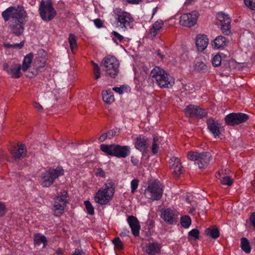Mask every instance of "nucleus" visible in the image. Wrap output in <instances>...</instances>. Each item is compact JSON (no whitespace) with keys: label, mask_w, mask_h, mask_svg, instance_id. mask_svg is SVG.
Segmentation results:
<instances>
[{"label":"nucleus","mask_w":255,"mask_h":255,"mask_svg":"<svg viewBox=\"0 0 255 255\" xmlns=\"http://www.w3.org/2000/svg\"><path fill=\"white\" fill-rule=\"evenodd\" d=\"M2 17L8 23V27L10 32L17 36L21 35L24 30L27 14L24 10H19L15 6H11L2 12Z\"/></svg>","instance_id":"1"},{"label":"nucleus","mask_w":255,"mask_h":255,"mask_svg":"<svg viewBox=\"0 0 255 255\" xmlns=\"http://www.w3.org/2000/svg\"><path fill=\"white\" fill-rule=\"evenodd\" d=\"M150 77L161 88H170L174 84V78L158 66H155L151 70Z\"/></svg>","instance_id":"2"},{"label":"nucleus","mask_w":255,"mask_h":255,"mask_svg":"<svg viewBox=\"0 0 255 255\" xmlns=\"http://www.w3.org/2000/svg\"><path fill=\"white\" fill-rule=\"evenodd\" d=\"M115 192L114 183L108 180L104 185V187L100 188L96 192L94 200L96 203L100 205H106L112 200Z\"/></svg>","instance_id":"3"},{"label":"nucleus","mask_w":255,"mask_h":255,"mask_svg":"<svg viewBox=\"0 0 255 255\" xmlns=\"http://www.w3.org/2000/svg\"><path fill=\"white\" fill-rule=\"evenodd\" d=\"M100 149L108 155L118 158H126L130 154V147L128 145L102 144L100 145Z\"/></svg>","instance_id":"4"},{"label":"nucleus","mask_w":255,"mask_h":255,"mask_svg":"<svg viewBox=\"0 0 255 255\" xmlns=\"http://www.w3.org/2000/svg\"><path fill=\"white\" fill-rule=\"evenodd\" d=\"M113 15L118 27L125 30L132 28L134 18L129 12L121 9H116L114 11Z\"/></svg>","instance_id":"5"},{"label":"nucleus","mask_w":255,"mask_h":255,"mask_svg":"<svg viewBox=\"0 0 255 255\" xmlns=\"http://www.w3.org/2000/svg\"><path fill=\"white\" fill-rule=\"evenodd\" d=\"M163 193V186L158 180L149 182L144 192V195L152 201L160 200Z\"/></svg>","instance_id":"6"},{"label":"nucleus","mask_w":255,"mask_h":255,"mask_svg":"<svg viewBox=\"0 0 255 255\" xmlns=\"http://www.w3.org/2000/svg\"><path fill=\"white\" fill-rule=\"evenodd\" d=\"M64 173V171L61 166H58L55 169L48 168L41 174V185L44 187H50L54 180L59 176L63 175Z\"/></svg>","instance_id":"7"},{"label":"nucleus","mask_w":255,"mask_h":255,"mask_svg":"<svg viewBox=\"0 0 255 255\" xmlns=\"http://www.w3.org/2000/svg\"><path fill=\"white\" fill-rule=\"evenodd\" d=\"M38 12L41 18L46 22L51 21L57 14L51 0H41L39 5Z\"/></svg>","instance_id":"8"},{"label":"nucleus","mask_w":255,"mask_h":255,"mask_svg":"<svg viewBox=\"0 0 255 255\" xmlns=\"http://www.w3.org/2000/svg\"><path fill=\"white\" fill-rule=\"evenodd\" d=\"M102 64L106 74L111 78H115L119 73L120 65L116 57L111 55L105 57L102 60Z\"/></svg>","instance_id":"9"},{"label":"nucleus","mask_w":255,"mask_h":255,"mask_svg":"<svg viewBox=\"0 0 255 255\" xmlns=\"http://www.w3.org/2000/svg\"><path fill=\"white\" fill-rule=\"evenodd\" d=\"M249 119L248 115L243 113H232L225 118V124L229 126H234L246 122Z\"/></svg>","instance_id":"10"},{"label":"nucleus","mask_w":255,"mask_h":255,"mask_svg":"<svg viewBox=\"0 0 255 255\" xmlns=\"http://www.w3.org/2000/svg\"><path fill=\"white\" fill-rule=\"evenodd\" d=\"M184 112L186 117L200 119L206 117L208 114L206 110L201 108L197 105L191 104L185 107Z\"/></svg>","instance_id":"11"},{"label":"nucleus","mask_w":255,"mask_h":255,"mask_svg":"<svg viewBox=\"0 0 255 255\" xmlns=\"http://www.w3.org/2000/svg\"><path fill=\"white\" fill-rule=\"evenodd\" d=\"M67 192L64 190L61 196H58L54 202L53 206L54 215L55 216H61L64 212L67 205Z\"/></svg>","instance_id":"12"},{"label":"nucleus","mask_w":255,"mask_h":255,"mask_svg":"<svg viewBox=\"0 0 255 255\" xmlns=\"http://www.w3.org/2000/svg\"><path fill=\"white\" fill-rule=\"evenodd\" d=\"M199 13L194 10L190 13H184L179 18V24L184 27H191L197 22Z\"/></svg>","instance_id":"13"},{"label":"nucleus","mask_w":255,"mask_h":255,"mask_svg":"<svg viewBox=\"0 0 255 255\" xmlns=\"http://www.w3.org/2000/svg\"><path fill=\"white\" fill-rule=\"evenodd\" d=\"M161 217L169 225L176 224L178 219V214L174 209L166 208L161 210Z\"/></svg>","instance_id":"14"},{"label":"nucleus","mask_w":255,"mask_h":255,"mask_svg":"<svg viewBox=\"0 0 255 255\" xmlns=\"http://www.w3.org/2000/svg\"><path fill=\"white\" fill-rule=\"evenodd\" d=\"M3 69L13 78L18 79L22 75L20 72L21 67L19 64L13 63L9 65L6 63H4L3 65Z\"/></svg>","instance_id":"15"},{"label":"nucleus","mask_w":255,"mask_h":255,"mask_svg":"<svg viewBox=\"0 0 255 255\" xmlns=\"http://www.w3.org/2000/svg\"><path fill=\"white\" fill-rule=\"evenodd\" d=\"M218 19L221 22V30L223 34L229 35L231 33V20L228 14L221 12L218 14Z\"/></svg>","instance_id":"16"},{"label":"nucleus","mask_w":255,"mask_h":255,"mask_svg":"<svg viewBox=\"0 0 255 255\" xmlns=\"http://www.w3.org/2000/svg\"><path fill=\"white\" fill-rule=\"evenodd\" d=\"M170 169L175 178H178L183 173V167L179 158L172 157L169 161Z\"/></svg>","instance_id":"17"},{"label":"nucleus","mask_w":255,"mask_h":255,"mask_svg":"<svg viewBox=\"0 0 255 255\" xmlns=\"http://www.w3.org/2000/svg\"><path fill=\"white\" fill-rule=\"evenodd\" d=\"M148 138L143 135H140L136 138L134 143L135 148L141 152H145L149 146Z\"/></svg>","instance_id":"18"},{"label":"nucleus","mask_w":255,"mask_h":255,"mask_svg":"<svg viewBox=\"0 0 255 255\" xmlns=\"http://www.w3.org/2000/svg\"><path fill=\"white\" fill-rule=\"evenodd\" d=\"M207 128L215 137L221 134L220 123L213 118H210L206 121Z\"/></svg>","instance_id":"19"},{"label":"nucleus","mask_w":255,"mask_h":255,"mask_svg":"<svg viewBox=\"0 0 255 255\" xmlns=\"http://www.w3.org/2000/svg\"><path fill=\"white\" fill-rule=\"evenodd\" d=\"M127 222L131 228L132 234L133 236L135 237L138 236L140 226L137 218L132 215L129 216L127 219Z\"/></svg>","instance_id":"20"},{"label":"nucleus","mask_w":255,"mask_h":255,"mask_svg":"<svg viewBox=\"0 0 255 255\" xmlns=\"http://www.w3.org/2000/svg\"><path fill=\"white\" fill-rule=\"evenodd\" d=\"M161 246L158 242L149 243L144 247L143 251L148 255H157L161 252Z\"/></svg>","instance_id":"21"},{"label":"nucleus","mask_w":255,"mask_h":255,"mask_svg":"<svg viewBox=\"0 0 255 255\" xmlns=\"http://www.w3.org/2000/svg\"><path fill=\"white\" fill-rule=\"evenodd\" d=\"M211 158V155L208 152H203L199 153L196 164L199 168H205L209 164Z\"/></svg>","instance_id":"22"},{"label":"nucleus","mask_w":255,"mask_h":255,"mask_svg":"<svg viewBox=\"0 0 255 255\" xmlns=\"http://www.w3.org/2000/svg\"><path fill=\"white\" fill-rule=\"evenodd\" d=\"M163 24V21L161 19H158L153 23L148 34L149 37L152 39L155 38L162 28Z\"/></svg>","instance_id":"23"},{"label":"nucleus","mask_w":255,"mask_h":255,"mask_svg":"<svg viewBox=\"0 0 255 255\" xmlns=\"http://www.w3.org/2000/svg\"><path fill=\"white\" fill-rule=\"evenodd\" d=\"M209 42L208 38L205 34H198L196 36V45L198 51H203L204 50Z\"/></svg>","instance_id":"24"},{"label":"nucleus","mask_w":255,"mask_h":255,"mask_svg":"<svg viewBox=\"0 0 255 255\" xmlns=\"http://www.w3.org/2000/svg\"><path fill=\"white\" fill-rule=\"evenodd\" d=\"M18 146L17 148H15V149L10 150L12 157L15 159L23 158L26 155L27 152L25 144H20V145H18Z\"/></svg>","instance_id":"25"},{"label":"nucleus","mask_w":255,"mask_h":255,"mask_svg":"<svg viewBox=\"0 0 255 255\" xmlns=\"http://www.w3.org/2000/svg\"><path fill=\"white\" fill-rule=\"evenodd\" d=\"M227 43L226 38L223 36H217L212 42V45L215 49H220L226 45Z\"/></svg>","instance_id":"26"},{"label":"nucleus","mask_w":255,"mask_h":255,"mask_svg":"<svg viewBox=\"0 0 255 255\" xmlns=\"http://www.w3.org/2000/svg\"><path fill=\"white\" fill-rule=\"evenodd\" d=\"M161 140V137L160 136L155 134L153 135L151 147V151L153 154H156L158 153L159 150Z\"/></svg>","instance_id":"27"},{"label":"nucleus","mask_w":255,"mask_h":255,"mask_svg":"<svg viewBox=\"0 0 255 255\" xmlns=\"http://www.w3.org/2000/svg\"><path fill=\"white\" fill-rule=\"evenodd\" d=\"M33 55L32 53H30L24 56L22 66L21 69L23 72H25L29 68L33 59Z\"/></svg>","instance_id":"28"},{"label":"nucleus","mask_w":255,"mask_h":255,"mask_svg":"<svg viewBox=\"0 0 255 255\" xmlns=\"http://www.w3.org/2000/svg\"><path fill=\"white\" fill-rule=\"evenodd\" d=\"M102 97L103 101L107 104H112L115 101L113 93L110 89L103 91Z\"/></svg>","instance_id":"29"},{"label":"nucleus","mask_w":255,"mask_h":255,"mask_svg":"<svg viewBox=\"0 0 255 255\" xmlns=\"http://www.w3.org/2000/svg\"><path fill=\"white\" fill-rule=\"evenodd\" d=\"M241 248L247 254H249L251 252V247L250 242L245 237H242L241 239Z\"/></svg>","instance_id":"30"},{"label":"nucleus","mask_w":255,"mask_h":255,"mask_svg":"<svg viewBox=\"0 0 255 255\" xmlns=\"http://www.w3.org/2000/svg\"><path fill=\"white\" fill-rule=\"evenodd\" d=\"M206 235L211 237L212 239H216L220 236V232L217 228H209L206 229L205 231Z\"/></svg>","instance_id":"31"},{"label":"nucleus","mask_w":255,"mask_h":255,"mask_svg":"<svg viewBox=\"0 0 255 255\" xmlns=\"http://www.w3.org/2000/svg\"><path fill=\"white\" fill-rule=\"evenodd\" d=\"M111 37L114 43L117 45L124 42V37L116 31H113L111 33Z\"/></svg>","instance_id":"32"},{"label":"nucleus","mask_w":255,"mask_h":255,"mask_svg":"<svg viewBox=\"0 0 255 255\" xmlns=\"http://www.w3.org/2000/svg\"><path fill=\"white\" fill-rule=\"evenodd\" d=\"M68 42L72 52L77 48V40L74 34L70 33L69 35Z\"/></svg>","instance_id":"33"},{"label":"nucleus","mask_w":255,"mask_h":255,"mask_svg":"<svg viewBox=\"0 0 255 255\" xmlns=\"http://www.w3.org/2000/svg\"><path fill=\"white\" fill-rule=\"evenodd\" d=\"M194 69L196 71L199 72H206L207 70V65L201 61H196L195 66Z\"/></svg>","instance_id":"34"},{"label":"nucleus","mask_w":255,"mask_h":255,"mask_svg":"<svg viewBox=\"0 0 255 255\" xmlns=\"http://www.w3.org/2000/svg\"><path fill=\"white\" fill-rule=\"evenodd\" d=\"M34 242L37 245H40L41 244H43V246L45 247V245L47 242L46 238L43 235H36L34 237Z\"/></svg>","instance_id":"35"},{"label":"nucleus","mask_w":255,"mask_h":255,"mask_svg":"<svg viewBox=\"0 0 255 255\" xmlns=\"http://www.w3.org/2000/svg\"><path fill=\"white\" fill-rule=\"evenodd\" d=\"M180 223L182 227L184 228H188L191 224V220L188 216H184L181 218Z\"/></svg>","instance_id":"36"},{"label":"nucleus","mask_w":255,"mask_h":255,"mask_svg":"<svg viewBox=\"0 0 255 255\" xmlns=\"http://www.w3.org/2000/svg\"><path fill=\"white\" fill-rule=\"evenodd\" d=\"M199 237V231L198 229H194L188 233V240L196 241Z\"/></svg>","instance_id":"37"},{"label":"nucleus","mask_w":255,"mask_h":255,"mask_svg":"<svg viewBox=\"0 0 255 255\" xmlns=\"http://www.w3.org/2000/svg\"><path fill=\"white\" fill-rule=\"evenodd\" d=\"M113 243L115 246V248L119 250L122 251L124 249V245L119 237L115 238L113 240Z\"/></svg>","instance_id":"38"},{"label":"nucleus","mask_w":255,"mask_h":255,"mask_svg":"<svg viewBox=\"0 0 255 255\" xmlns=\"http://www.w3.org/2000/svg\"><path fill=\"white\" fill-rule=\"evenodd\" d=\"M84 205L85 206L88 214L90 215H94V208L91 203L89 201L86 200L84 201Z\"/></svg>","instance_id":"39"},{"label":"nucleus","mask_w":255,"mask_h":255,"mask_svg":"<svg viewBox=\"0 0 255 255\" xmlns=\"http://www.w3.org/2000/svg\"><path fill=\"white\" fill-rule=\"evenodd\" d=\"M199 153L196 151H189L187 153V158L190 160L195 161V163L196 164Z\"/></svg>","instance_id":"40"},{"label":"nucleus","mask_w":255,"mask_h":255,"mask_svg":"<svg viewBox=\"0 0 255 255\" xmlns=\"http://www.w3.org/2000/svg\"><path fill=\"white\" fill-rule=\"evenodd\" d=\"M212 64L215 67H218L221 65L222 58L220 54L215 55L212 58Z\"/></svg>","instance_id":"41"},{"label":"nucleus","mask_w":255,"mask_h":255,"mask_svg":"<svg viewBox=\"0 0 255 255\" xmlns=\"http://www.w3.org/2000/svg\"><path fill=\"white\" fill-rule=\"evenodd\" d=\"M94 65V75L95 79H99L101 76L100 69L98 66V65L96 63L92 62Z\"/></svg>","instance_id":"42"},{"label":"nucleus","mask_w":255,"mask_h":255,"mask_svg":"<svg viewBox=\"0 0 255 255\" xmlns=\"http://www.w3.org/2000/svg\"><path fill=\"white\" fill-rule=\"evenodd\" d=\"M221 182L223 185L230 186L233 183V180L229 176H224L221 180Z\"/></svg>","instance_id":"43"},{"label":"nucleus","mask_w":255,"mask_h":255,"mask_svg":"<svg viewBox=\"0 0 255 255\" xmlns=\"http://www.w3.org/2000/svg\"><path fill=\"white\" fill-rule=\"evenodd\" d=\"M244 2L248 8L255 11V1L254 0H244Z\"/></svg>","instance_id":"44"},{"label":"nucleus","mask_w":255,"mask_h":255,"mask_svg":"<svg viewBox=\"0 0 255 255\" xmlns=\"http://www.w3.org/2000/svg\"><path fill=\"white\" fill-rule=\"evenodd\" d=\"M138 183H139V181L137 179H134L131 181L130 185H131V193H133L136 191V190L138 186Z\"/></svg>","instance_id":"45"},{"label":"nucleus","mask_w":255,"mask_h":255,"mask_svg":"<svg viewBox=\"0 0 255 255\" xmlns=\"http://www.w3.org/2000/svg\"><path fill=\"white\" fill-rule=\"evenodd\" d=\"M7 211L5 204L0 201V218L4 216Z\"/></svg>","instance_id":"46"},{"label":"nucleus","mask_w":255,"mask_h":255,"mask_svg":"<svg viewBox=\"0 0 255 255\" xmlns=\"http://www.w3.org/2000/svg\"><path fill=\"white\" fill-rule=\"evenodd\" d=\"M126 89V87L124 85H122L120 87H114L113 88V91L120 95L124 94L125 92Z\"/></svg>","instance_id":"47"},{"label":"nucleus","mask_w":255,"mask_h":255,"mask_svg":"<svg viewBox=\"0 0 255 255\" xmlns=\"http://www.w3.org/2000/svg\"><path fill=\"white\" fill-rule=\"evenodd\" d=\"M93 21L95 26L98 28H101L104 26V22L100 18H96Z\"/></svg>","instance_id":"48"},{"label":"nucleus","mask_w":255,"mask_h":255,"mask_svg":"<svg viewBox=\"0 0 255 255\" xmlns=\"http://www.w3.org/2000/svg\"><path fill=\"white\" fill-rule=\"evenodd\" d=\"M96 176L104 178L105 177V172L101 168H98L95 172Z\"/></svg>","instance_id":"49"},{"label":"nucleus","mask_w":255,"mask_h":255,"mask_svg":"<svg viewBox=\"0 0 255 255\" xmlns=\"http://www.w3.org/2000/svg\"><path fill=\"white\" fill-rule=\"evenodd\" d=\"M249 220L252 225L255 228V212H253L251 214Z\"/></svg>","instance_id":"50"},{"label":"nucleus","mask_w":255,"mask_h":255,"mask_svg":"<svg viewBox=\"0 0 255 255\" xmlns=\"http://www.w3.org/2000/svg\"><path fill=\"white\" fill-rule=\"evenodd\" d=\"M108 139H111L117 134V131L114 129L110 130L107 132Z\"/></svg>","instance_id":"51"},{"label":"nucleus","mask_w":255,"mask_h":255,"mask_svg":"<svg viewBox=\"0 0 255 255\" xmlns=\"http://www.w3.org/2000/svg\"><path fill=\"white\" fill-rule=\"evenodd\" d=\"M24 43V41H22L19 43L12 44V48L14 49H20L23 47Z\"/></svg>","instance_id":"52"},{"label":"nucleus","mask_w":255,"mask_h":255,"mask_svg":"<svg viewBox=\"0 0 255 255\" xmlns=\"http://www.w3.org/2000/svg\"><path fill=\"white\" fill-rule=\"evenodd\" d=\"M72 255H86L83 250L79 249H76L73 252Z\"/></svg>","instance_id":"53"},{"label":"nucleus","mask_w":255,"mask_h":255,"mask_svg":"<svg viewBox=\"0 0 255 255\" xmlns=\"http://www.w3.org/2000/svg\"><path fill=\"white\" fill-rule=\"evenodd\" d=\"M127 2L130 4H138L141 3L143 0H126Z\"/></svg>","instance_id":"54"},{"label":"nucleus","mask_w":255,"mask_h":255,"mask_svg":"<svg viewBox=\"0 0 255 255\" xmlns=\"http://www.w3.org/2000/svg\"><path fill=\"white\" fill-rule=\"evenodd\" d=\"M106 139H108L107 132L101 135L99 138V140L100 142H102L104 141Z\"/></svg>","instance_id":"55"},{"label":"nucleus","mask_w":255,"mask_h":255,"mask_svg":"<svg viewBox=\"0 0 255 255\" xmlns=\"http://www.w3.org/2000/svg\"><path fill=\"white\" fill-rule=\"evenodd\" d=\"M33 106L34 108H36L38 111L40 112L42 110V107L39 103L35 102L33 104Z\"/></svg>","instance_id":"56"},{"label":"nucleus","mask_w":255,"mask_h":255,"mask_svg":"<svg viewBox=\"0 0 255 255\" xmlns=\"http://www.w3.org/2000/svg\"><path fill=\"white\" fill-rule=\"evenodd\" d=\"M129 233V231L128 230H125L123 232H122L120 234V236L122 237H124L128 236V234Z\"/></svg>","instance_id":"57"},{"label":"nucleus","mask_w":255,"mask_h":255,"mask_svg":"<svg viewBox=\"0 0 255 255\" xmlns=\"http://www.w3.org/2000/svg\"><path fill=\"white\" fill-rule=\"evenodd\" d=\"M158 9V7L157 6L154 7L153 9H152V15H151V19H152L153 16H154V15L156 14V13L157 12V10Z\"/></svg>","instance_id":"58"},{"label":"nucleus","mask_w":255,"mask_h":255,"mask_svg":"<svg viewBox=\"0 0 255 255\" xmlns=\"http://www.w3.org/2000/svg\"><path fill=\"white\" fill-rule=\"evenodd\" d=\"M131 161L132 163L135 166L137 165L138 164V160L136 158H132L131 159Z\"/></svg>","instance_id":"59"},{"label":"nucleus","mask_w":255,"mask_h":255,"mask_svg":"<svg viewBox=\"0 0 255 255\" xmlns=\"http://www.w3.org/2000/svg\"><path fill=\"white\" fill-rule=\"evenodd\" d=\"M4 47L7 48H12V44H10L9 43H5L3 44Z\"/></svg>","instance_id":"60"}]
</instances>
